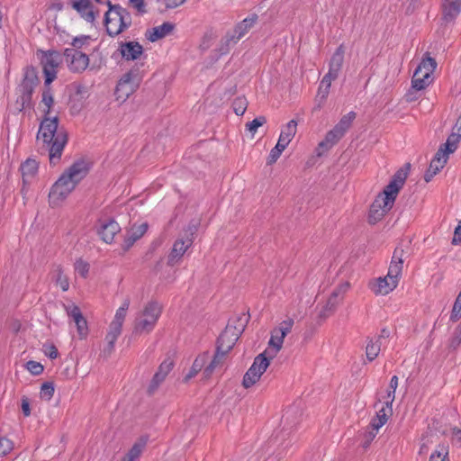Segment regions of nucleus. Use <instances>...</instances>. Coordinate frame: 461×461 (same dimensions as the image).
Segmentation results:
<instances>
[{
  "mask_svg": "<svg viewBox=\"0 0 461 461\" xmlns=\"http://www.w3.org/2000/svg\"><path fill=\"white\" fill-rule=\"evenodd\" d=\"M88 169L86 162L78 160L64 171L50 190V206L52 208L61 206L76 185L87 175Z\"/></svg>",
  "mask_w": 461,
  "mask_h": 461,
  "instance_id": "nucleus-1",
  "label": "nucleus"
},
{
  "mask_svg": "<svg viewBox=\"0 0 461 461\" xmlns=\"http://www.w3.org/2000/svg\"><path fill=\"white\" fill-rule=\"evenodd\" d=\"M408 170L401 168L392 177L372 203L368 213L370 223H376L393 208L395 199L407 178Z\"/></svg>",
  "mask_w": 461,
  "mask_h": 461,
  "instance_id": "nucleus-2",
  "label": "nucleus"
},
{
  "mask_svg": "<svg viewBox=\"0 0 461 461\" xmlns=\"http://www.w3.org/2000/svg\"><path fill=\"white\" fill-rule=\"evenodd\" d=\"M58 126L57 116L46 117L40 125L37 136L38 140L48 145L51 164H56L59 160L68 141L66 132L63 130H59Z\"/></svg>",
  "mask_w": 461,
  "mask_h": 461,
  "instance_id": "nucleus-3",
  "label": "nucleus"
},
{
  "mask_svg": "<svg viewBox=\"0 0 461 461\" xmlns=\"http://www.w3.org/2000/svg\"><path fill=\"white\" fill-rule=\"evenodd\" d=\"M162 313V306L157 301L148 302L138 312L134 321L133 332L135 334H148L151 332Z\"/></svg>",
  "mask_w": 461,
  "mask_h": 461,
  "instance_id": "nucleus-4",
  "label": "nucleus"
},
{
  "mask_svg": "<svg viewBox=\"0 0 461 461\" xmlns=\"http://www.w3.org/2000/svg\"><path fill=\"white\" fill-rule=\"evenodd\" d=\"M249 317L242 313L235 319L230 320L225 330L220 335L217 341L219 352L227 354L235 345L241 333L244 331Z\"/></svg>",
  "mask_w": 461,
  "mask_h": 461,
  "instance_id": "nucleus-5",
  "label": "nucleus"
},
{
  "mask_svg": "<svg viewBox=\"0 0 461 461\" xmlns=\"http://www.w3.org/2000/svg\"><path fill=\"white\" fill-rule=\"evenodd\" d=\"M108 11L104 15V24L109 35L116 36L127 29L131 23L129 12L120 5H112L110 0H105Z\"/></svg>",
  "mask_w": 461,
  "mask_h": 461,
  "instance_id": "nucleus-6",
  "label": "nucleus"
},
{
  "mask_svg": "<svg viewBox=\"0 0 461 461\" xmlns=\"http://www.w3.org/2000/svg\"><path fill=\"white\" fill-rule=\"evenodd\" d=\"M130 305L131 299L129 297H125L120 307L116 310L113 319L109 324L108 331L105 336L107 347L104 348V352L107 354H111L113 350L114 344L122 333V325L125 321Z\"/></svg>",
  "mask_w": 461,
  "mask_h": 461,
  "instance_id": "nucleus-7",
  "label": "nucleus"
},
{
  "mask_svg": "<svg viewBox=\"0 0 461 461\" xmlns=\"http://www.w3.org/2000/svg\"><path fill=\"white\" fill-rule=\"evenodd\" d=\"M437 68L436 60L426 55L416 69L411 77V84L414 89L425 90L434 82V71Z\"/></svg>",
  "mask_w": 461,
  "mask_h": 461,
  "instance_id": "nucleus-8",
  "label": "nucleus"
},
{
  "mask_svg": "<svg viewBox=\"0 0 461 461\" xmlns=\"http://www.w3.org/2000/svg\"><path fill=\"white\" fill-rule=\"evenodd\" d=\"M267 353H269V351H264L263 353L258 355L255 357L251 366L245 373L242 379V385L244 388L249 389L252 387L257 382L259 381L262 375L267 371L270 365V360L267 357Z\"/></svg>",
  "mask_w": 461,
  "mask_h": 461,
  "instance_id": "nucleus-9",
  "label": "nucleus"
},
{
  "mask_svg": "<svg viewBox=\"0 0 461 461\" xmlns=\"http://www.w3.org/2000/svg\"><path fill=\"white\" fill-rule=\"evenodd\" d=\"M293 326L294 320L287 319L282 321L278 327L272 330L271 338L268 342V348L265 350L269 351V353H267V357L269 360L273 359L280 351L284 343V339L291 331Z\"/></svg>",
  "mask_w": 461,
  "mask_h": 461,
  "instance_id": "nucleus-10",
  "label": "nucleus"
},
{
  "mask_svg": "<svg viewBox=\"0 0 461 461\" xmlns=\"http://www.w3.org/2000/svg\"><path fill=\"white\" fill-rule=\"evenodd\" d=\"M195 231V226L189 230L184 237L178 238L173 244L171 252L168 255V265L177 264L187 249L193 244V236Z\"/></svg>",
  "mask_w": 461,
  "mask_h": 461,
  "instance_id": "nucleus-11",
  "label": "nucleus"
},
{
  "mask_svg": "<svg viewBox=\"0 0 461 461\" xmlns=\"http://www.w3.org/2000/svg\"><path fill=\"white\" fill-rule=\"evenodd\" d=\"M257 15L253 14L239 23L233 31L229 32L223 41L226 45V51L230 46L235 45L242 37H244L249 31L255 25L257 22Z\"/></svg>",
  "mask_w": 461,
  "mask_h": 461,
  "instance_id": "nucleus-12",
  "label": "nucleus"
},
{
  "mask_svg": "<svg viewBox=\"0 0 461 461\" xmlns=\"http://www.w3.org/2000/svg\"><path fill=\"white\" fill-rule=\"evenodd\" d=\"M64 59L69 70L76 73L85 71L89 65L88 56L76 49H66Z\"/></svg>",
  "mask_w": 461,
  "mask_h": 461,
  "instance_id": "nucleus-13",
  "label": "nucleus"
},
{
  "mask_svg": "<svg viewBox=\"0 0 461 461\" xmlns=\"http://www.w3.org/2000/svg\"><path fill=\"white\" fill-rule=\"evenodd\" d=\"M61 61V58L57 51H49L43 54L41 64L45 76V86H50L57 77V68Z\"/></svg>",
  "mask_w": 461,
  "mask_h": 461,
  "instance_id": "nucleus-14",
  "label": "nucleus"
},
{
  "mask_svg": "<svg viewBox=\"0 0 461 461\" xmlns=\"http://www.w3.org/2000/svg\"><path fill=\"white\" fill-rule=\"evenodd\" d=\"M137 75L130 72L125 74L118 82L115 95L119 101L124 102L138 88Z\"/></svg>",
  "mask_w": 461,
  "mask_h": 461,
  "instance_id": "nucleus-15",
  "label": "nucleus"
},
{
  "mask_svg": "<svg viewBox=\"0 0 461 461\" xmlns=\"http://www.w3.org/2000/svg\"><path fill=\"white\" fill-rule=\"evenodd\" d=\"M376 416L371 421V427L375 431H378L387 421L388 418L393 413V402H389L388 399L382 397L379 402L375 405Z\"/></svg>",
  "mask_w": 461,
  "mask_h": 461,
  "instance_id": "nucleus-16",
  "label": "nucleus"
},
{
  "mask_svg": "<svg viewBox=\"0 0 461 461\" xmlns=\"http://www.w3.org/2000/svg\"><path fill=\"white\" fill-rule=\"evenodd\" d=\"M398 284L397 281L388 277V275H386L385 276L372 279L368 284V287L375 295H387L397 287Z\"/></svg>",
  "mask_w": 461,
  "mask_h": 461,
  "instance_id": "nucleus-17",
  "label": "nucleus"
},
{
  "mask_svg": "<svg viewBox=\"0 0 461 461\" xmlns=\"http://www.w3.org/2000/svg\"><path fill=\"white\" fill-rule=\"evenodd\" d=\"M20 171L23 177L22 193L25 194L28 190V186L38 175L39 163L33 158H27L21 164Z\"/></svg>",
  "mask_w": 461,
  "mask_h": 461,
  "instance_id": "nucleus-18",
  "label": "nucleus"
},
{
  "mask_svg": "<svg viewBox=\"0 0 461 461\" xmlns=\"http://www.w3.org/2000/svg\"><path fill=\"white\" fill-rule=\"evenodd\" d=\"M70 3L72 8L87 23H94L100 15L98 11L94 10L91 0H70Z\"/></svg>",
  "mask_w": 461,
  "mask_h": 461,
  "instance_id": "nucleus-19",
  "label": "nucleus"
},
{
  "mask_svg": "<svg viewBox=\"0 0 461 461\" xmlns=\"http://www.w3.org/2000/svg\"><path fill=\"white\" fill-rule=\"evenodd\" d=\"M348 288L349 284L346 282L339 285L332 292L325 306L320 313L321 318H327L336 309L338 304L341 302L344 294L348 292Z\"/></svg>",
  "mask_w": 461,
  "mask_h": 461,
  "instance_id": "nucleus-20",
  "label": "nucleus"
},
{
  "mask_svg": "<svg viewBox=\"0 0 461 461\" xmlns=\"http://www.w3.org/2000/svg\"><path fill=\"white\" fill-rule=\"evenodd\" d=\"M119 50L127 61L140 60L144 57L143 47L137 41L122 42Z\"/></svg>",
  "mask_w": 461,
  "mask_h": 461,
  "instance_id": "nucleus-21",
  "label": "nucleus"
},
{
  "mask_svg": "<svg viewBox=\"0 0 461 461\" xmlns=\"http://www.w3.org/2000/svg\"><path fill=\"white\" fill-rule=\"evenodd\" d=\"M447 159L446 150L443 149V148H439L433 159L430 161L429 167L424 176L425 180L427 182L430 181V179L445 167Z\"/></svg>",
  "mask_w": 461,
  "mask_h": 461,
  "instance_id": "nucleus-22",
  "label": "nucleus"
},
{
  "mask_svg": "<svg viewBox=\"0 0 461 461\" xmlns=\"http://www.w3.org/2000/svg\"><path fill=\"white\" fill-rule=\"evenodd\" d=\"M403 250L402 249H395L392 260L388 268V277L397 281L399 283L402 276V266H403Z\"/></svg>",
  "mask_w": 461,
  "mask_h": 461,
  "instance_id": "nucleus-23",
  "label": "nucleus"
},
{
  "mask_svg": "<svg viewBox=\"0 0 461 461\" xmlns=\"http://www.w3.org/2000/svg\"><path fill=\"white\" fill-rule=\"evenodd\" d=\"M120 230L119 224L115 221L109 219L100 222L98 233L104 242L112 243Z\"/></svg>",
  "mask_w": 461,
  "mask_h": 461,
  "instance_id": "nucleus-24",
  "label": "nucleus"
},
{
  "mask_svg": "<svg viewBox=\"0 0 461 461\" xmlns=\"http://www.w3.org/2000/svg\"><path fill=\"white\" fill-rule=\"evenodd\" d=\"M343 136L344 134L341 131L333 127V129L327 132L324 140L319 143L316 149L317 156H321L324 152L330 149Z\"/></svg>",
  "mask_w": 461,
  "mask_h": 461,
  "instance_id": "nucleus-25",
  "label": "nucleus"
},
{
  "mask_svg": "<svg viewBox=\"0 0 461 461\" xmlns=\"http://www.w3.org/2000/svg\"><path fill=\"white\" fill-rule=\"evenodd\" d=\"M389 336V331L383 330L381 335L368 339L366 347V355L369 361H373L381 350L382 340Z\"/></svg>",
  "mask_w": 461,
  "mask_h": 461,
  "instance_id": "nucleus-26",
  "label": "nucleus"
},
{
  "mask_svg": "<svg viewBox=\"0 0 461 461\" xmlns=\"http://www.w3.org/2000/svg\"><path fill=\"white\" fill-rule=\"evenodd\" d=\"M443 19L453 22L461 13V0H443Z\"/></svg>",
  "mask_w": 461,
  "mask_h": 461,
  "instance_id": "nucleus-27",
  "label": "nucleus"
},
{
  "mask_svg": "<svg viewBox=\"0 0 461 461\" xmlns=\"http://www.w3.org/2000/svg\"><path fill=\"white\" fill-rule=\"evenodd\" d=\"M148 230V224L146 222H140L134 224L127 232V236L124 240L125 249L131 248L133 243L140 239Z\"/></svg>",
  "mask_w": 461,
  "mask_h": 461,
  "instance_id": "nucleus-28",
  "label": "nucleus"
},
{
  "mask_svg": "<svg viewBox=\"0 0 461 461\" xmlns=\"http://www.w3.org/2000/svg\"><path fill=\"white\" fill-rule=\"evenodd\" d=\"M297 131V121L293 119L281 128L277 142L287 147Z\"/></svg>",
  "mask_w": 461,
  "mask_h": 461,
  "instance_id": "nucleus-29",
  "label": "nucleus"
},
{
  "mask_svg": "<svg viewBox=\"0 0 461 461\" xmlns=\"http://www.w3.org/2000/svg\"><path fill=\"white\" fill-rule=\"evenodd\" d=\"M173 361L169 358L164 360L159 367L158 370L156 372V374L153 376V379L151 381L150 388L151 390L156 389L158 384L165 380L167 375L169 374V372L173 368Z\"/></svg>",
  "mask_w": 461,
  "mask_h": 461,
  "instance_id": "nucleus-30",
  "label": "nucleus"
},
{
  "mask_svg": "<svg viewBox=\"0 0 461 461\" xmlns=\"http://www.w3.org/2000/svg\"><path fill=\"white\" fill-rule=\"evenodd\" d=\"M174 29V26L170 23H164L163 24L159 26H156L146 32L147 39L151 41H157L159 39L164 38L167 34H169L172 30Z\"/></svg>",
  "mask_w": 461,
  "mask_h": 461,
  "instance_id": "nucleus-31",
  "label": "nucleus"
},
{
  "mask_svg": "<svg viewBox=\"0 0 461 461\" xmlns=\"http://www.w3.org/2000/svg\"><path fill=\"white\" fill-rule=\"evenodd\" d=\"M344 60V50L342 46H339L336 51L333 53L330 64H329V71L330 75L335 77H339V73L341 69L342 64Z\"/></svg>",
  "mask_w": 461,
  "mask_h": 461,
  "instance_id": "nucleus-32",
  "label": "nucleus"
},
{
  "mask_svg": "<svg viewBox=\"0 0 461 461\" xmlns=\"http://www.w3.org/2000/svg\"><path fill=\"white\" fill-rule=\"evenodd\" d=\"M210 355L209 353H203L199 355L193 363V366L185 375V380H189L195 376L205 366V364L209 361Z\"/></svg>",
  "mask_w": 461,
  "mask_h": 461,
  "instance_id": "nucleus-33",
  "label": "nucleus"
},
{
  "mask_svg": "<svg viewBox=\"0 0 461 461\" xmlns=\"http://www.w3.org/2000/svg\"><path fill=\"white\" fill-rule=\"evenodd\" d=\"M447 443L438 444L429 456V461H449Z\"/></svg>",
  "mask_w": 461,
  "mask_h": 461,
  "instance_id": "nucleus-34",
  "label": "nucleus"
},
{
  "mask_svg": "<svg viewBox=\"0 0 461 461\" xmlns=\"http://www.w3.org/2000/svg\"><path fill=\"white\" fill-rule=\"evenodd\" d=\"M147 443V439L144 438H140L129 450L126 456L122 458V461H137L140 456L145 446Z\"/></svg>",
  "mask_w": 461,
  "mask_h": 461,
  "instance_id": "nucleus-35",
  "label": "nucleus"
},
{
  "mask_svg": "<svg viewBox=\"0 0 461 461\" xmlns=\"http://www.w3.org/2000/svg\"><path fill=\"white\" fill-rule=\"evenodd\" d=\"M225 356H226V354H224L222 352H219V350L216 348V352H215L213 358L211 360L210 364L203 370V375L205 378L210 377L212 375V372L214 371V369L222 365Z\"/></svg>",
  "mask_w": 461,
  "mask_h": 461,
  "instance_id": "nucleus-36",
  "label": "nucleus"
},
{
  "mask_svg": "<svg viewBox=\"0 0 461 461\" xmlns=\"http://www.w3.org/2000/svg\"><path fill=\"white\" fill-rule=\"evenodd\" d=\"M461 138V127H457V131L453 132L447 140L446 143L442 145L440 148L446 150L447 157L449 154L453 153L457 147V142Z\"/></svg>",
  "mask_w": 461,
  "mask_h": 461,
  "instance_id": "nucleus-37",
  "label": "nucleus"
},
{
  "mask_svg": "<svg viewBox=\"0 0 461 461\" xmlns=\"http://www.w3.org/2000/svg\"><path fill=\"white\" fill-rule=\"evenodd\" d=\"M436 435L431 431L426 432L424 435H422L420 438L419 454L426 455L429 447L436 442Z\"/></svg>",
  "mask_w": 461,
  "mask_h": 461,
  "instance_id": "nucleus-38",
  "label": "nucleus"
},
{
  "mask_svg": "<svg viewBox=\"0 0 461 461\" xmlns=\"http://www.w3.org/2000/svg\"><path fill=\"white\" fill-rule=\"evenodd\" d=\"M355 118L356 113L349 112L344 116H342L339 122L334 127L338 129L339 131H341L342 134L345 135L348 130L350 128Z\"/></svg>",
  "mask_w": 461,
  "mask_h": 461,
  "instance_id": "nucleus-39",
  "label": "nucleus"
},
{
  "mask_svg": "<svg viewBox=\"0 0 461 461\" xmlns=\"http://www.w3.org/2000/svg\"><path fill=\"white\" fill-rule=\"evenodd\" d=\"M337 78V77L330 75V73H327L323 78L321 79L319 89H318V95L321 96V98H326L330 88L331 86L332 81H334Z\"/></svg>",
  "mask_w": 461,
  "mask_h": 461,
  "instance_id": "nucleus-40",
  "label": "nucleus"
},
{
  "mask_svg": "<svg viewBox=\"0 0 461 461\" xmlns=\"http://www.w3.org/2000/svg\"><path fill=\"white\" fill-rule=\"evenodd\" d=\"M267 122V118L263 115L256 117L253 121L246 123V131L249 132L251 139L255 137L258 129Z\"/></svg>",
  "mask_w": 461,
  "mask_h": 461,
  "instance_id": "nucleus-41",
  "label": "nucleus"
},
{
  "mask_svg": "<svg viewBox=\"0 0 461 461\" xmlns=\"http://www.w3.org/2000/svg\"><path fill=\"white\" fill-rule=\"evenodd\" d=\"M41 104L43 105V112L48 114L54 104L53 95L50 86H46V88L42 92Z\"/></svg>",
  "mask_w": 461,
  "mask_h": 461,
  "instance_id": "nucleus-42",
  "label": "nucleus"
},
{
  "mask_svg": "<svg viewBox=\"0 0 461 461\" xmlns=\"http://www.w3.org/2000/svg\"><path fill=\"white\" fill-rule=\"evenodd\" d=\"M444 435L448 438L453 447H461V429L453 427L449 429L444 430Z\"/></svg>",
  "mask_w": 461,
  "mask_h": 461,
  "instance_id": "nucleus-43",
  "label": "nucleus"
},
{
  "mask_svg": "<svg viewBox=\"0 0 461 461\" xmlns=\"http://www.w3.org/2000/svg\"><path fill=\"white\" fill-rule=\"evenodd\" d=\"M74 322L77 326V335H78L79 339H86V337L88 335V326H87V321L84 318V316L74 321Z\"/></svg>",
  "mask_w": 461,
  "mask_h": 461,
  "instance_id": "nucleus-44",
  "label": "nucleus"
},
{
  "mask_svg": "<svg viewBox=\"0 0 461 461\" xmlns=\"http://www.w3.org/2000/svg\"><path fill=\"white\" fill-rule=\"evenodd\" d=\"M56 284L62 289V291H68L69 288L68 278L63 274L60 268H58L55 273Z\"/></svg>",
  "mask_w": 461,
  "mask_h": 461,
  "instance_id": "nucleus-45",
  "label": "nucleus"
},
{
  "mask_svg": "<svg viewBox=\"0 0 461 461\" xmlns=\"http://www.w3.org/2000/svg\"><path fill=\"white\" fill-rule=\"evenodd\" d=\"M398 386V377L396 375H393L391 378L389 387L387 388L385 392V395H384V398L388 399L389 402H393L395 398V391Z\"/></svg>",
  "mask_w": 461,
  "mask_h": 461,
  "instance_id": "nucleus-46",
  "label": "nucleus"
},
{
  "mask_svg": "<svg viewBox=\"0 0 461 461\" xmlns=\"http://www.w3.org/2000/svg\"><path fill=\"white\" fill-rule=\"evenodd\" d=\"M461 317V293L457 294L450 314V321L456 322Z\"/></svg>",
  "mask_w": 461,
  "mask_h": 461,
  "instance_id": "nucleus-47",
  "label": "nucleus"
},
{
  "mask_svg": "<svg viewBox=\"0 0 461 461\" xmlns=\"http://www.w3.org/2000/svg\"><path fill=\"white\" fill-rule=\"evenodd\" d=\"M54 385L50 382H46L42 384L41 387V398L44 400H50L54 394Z\"/></svg>",
  "mask_w": 461,
  "mask_h": 461,
  "instance_id": "nucleus-48",
  "label": "nucleus"
},
{
  "mask_svg": "<svg viewBox=\"0 0 461 461\" xmlns=\"http://www.w3.org/2000/svg\"><path fill=\"white\" fill-rule=\"evenodd\" d=\"M75 271L82 277H86L89 272V264L82 259H77L74 265Z\"/></svg>",
  "mask_w": 461,
  "mask_h": 461,
  "instance_id": "nucleus-49",
  "label": "nucleus"
},
{
  "mask_svg": "<svg viewBox=\"0 0 461 461\" xmlns=\"http://www.w3.org/2000/svg\"><path fill=\"white\" fill-rule=\"evenodd\" d=\"M14 448V443L5 437H0V456L8 455Z\"/></svg>",
  "mask_w": 461,
  "mask_h": 461,
  "instance_id": "nucleus-50",
  "label": "nucleus"
},
{
  "mask_svg": "<svg viewBox=\"0 0 461 461\" xmlns=\"http://www.w3.org/2000/svg\"><path fill=\"white\" fill-rule=\"evenodd\" d=\"M285 149H286V147H285L282 144L277 142L276 145L270 150L269 157H268V163L269 164L275 163L279 158L282 152Z\"/></svg>",
  "mask_w": 461,
  "mask_h": 461,
  "instance_id": "nucleus-51",
  "label": "nucleus"
},
{
  "mask_svg": "<svg viewBox=\"0 0 461 461\" xmlns=\"http://www.w3.org/2000/svg\"><path fill=\"white\" fill-rule=\"evenodd\" d=\"M26 369L33 375H41L44 367L43 366L36 361L31 360L26 363Z\"/></svg>",
  "mask_w": 461,
  "mask_h": 461,
  "instance_id": "nucleus-52",
  "label": "nucleus"
},
{
  "mask_svg": "<svg viewBox=\"0 0 461 461\" xmlns=\"http://www.w3.org/2000/svg\"><path fill=\"white\" fill-rule=\"evenodd\" d=\"M66 312L68 315L73 320L76 321L81 317H83L81 311L77 305L75 303H70L65 306Z\"/></svg>",
  "mask_w": 461,
  "mask_h": 461,
  "instance_id": "nucleus-53",
  "label": "nucleus"
},
{
  "mask_svg": "<svg viewBox=\"0 0 461 461\" xmlns=\"http://www.w3.org/2000/svg\"><path fill=\"white\" fill-rule=\"evenodd\" d=\"M461 344V324L456 327L455 330L452 338L449 341V347L452 349L457 348V347Z\"/></svg>",
  "mask_w": 461,
  "mask_h": 461,
  "instance_id": "nucleus-54",
  "label": "nucleus"
},
{
  "mask_svg": "<svg viewBox=\"0 0 461 461\" xmlns=\"http://www.w3.org/2000/svg\"><path fill=\"white\" fill-rule=\"evenodd\" d=\"M43 353L50 359L58 357V349L53 344H46L43 346Z\"/></svg>",
  "mask_w": 461,
  "mask_h": 461,
  "instance_id": "nucleus-55",
  "label": "nucleus"
},
{
  "mask_svg": "<svg viewBox=\"0 0 461 461\" xmlns=\"http://www.w3.org/2000/svg\"><path fill=\"white\" fill-rule=\"evenodd\" d=\"M246 111V102L244 99H239L234 103V112L237 115H242Z\"/></svg>",
  "mask_w": 461,
  "mask_h": 461,
  "instance_id": "nucleus-56",
  "label": "nucleus"
},
{
  "mask_svg": "<svg viewBox=\"0 0 461 461\" xmlns=\"http://www.w3.org/2000/svg\"><path fill=\"white\" fill-rule=\"evenodd\" d=\"M89 37L88 36H80V37H76L73 41H72V45H73V49H79L81 48L83 45L86 44L89 41Z\"/></svg>",
  "mask_w": 461,
  "mask_h": 461,
  "instance_id": "nucleus-57",
  "label": "nucleus"
},
{
  "mask_svg": "<svg viewBox=\"0 0 461 461\" xmlns=\"http://www.w3.org/2000/svg\"><path fill=\"white\" fill-rule=\"evenodd\" d=\"M421 90L414 89L411 86V88L408 90V92L405 95L406 101L413 102V101L417 100L419 98L418 93Z\"/></svg>",
  "mask_w": 461,
  "mask_h": 461,
  "instance_id": "nucleus-58",
  "label": "nucleus"
},
{
  "mask_svg": "<svg viewBox=\"0 0 461 461\" xmlns=\"http://www.w3.org/2000/svg\"><path fill=\"white\" fill-rule=\"evenodd\" d=\"M166 8L172 9L181 5L185 0H159Z\"/></svg>",
  "mask_w": 461,
  "mask_h": 461,
  "instance_id": "nucleus-59",
  "label": "nucleus"
},
{
  "mask_svg": "<svg viewBox=\"0 0 461 461\" xmlns=\"http://www.w3.org/2000/svg\"><path fill=\"white\" fill-rule=\"evenodd\" d=\"M461 242V221L458 222L455 229L454 237L452 239V244L457 245Z\"/></svg>",
  "mask_w": 461,
  "mask_h": 461,
  "instance_id": "nucleus-60",
  "label": "nucleus"
},
{
  "mask_svg": "<svg viewBox=\"0 0 461 461\" xmlns=\"http://www.w3.org/2000/svg\"><path fill=\"white\" fill-rule=\"evenodd\" d=\"M22 411L25 417H28L31 415V408H30V402L28 398L23 397L22 399Z\"/></svg>",
  "mask_w": 461,
  "mask_h": 461,
  "instance_id": "nucleus-61",
  "label": "nucleus"
},
{
  "mask_svg": "<svg viewBox=\"0 0 461 461\" xmlns=\"http://www.w3.org/2000/svg\"><path fill=\"white\" fill-rule=\"evenodd\" d=\"M130 3L138 12H145L144 0H130Z\"/></svg>",
  "mask_w": 461,
  "mask_h": 461,
  "instance_id": "nucleus-62",
  "label": "nucleus"
},
{
  "mask_svg": "<svg viewBox=\"0 0 461 461\" xmlns=\"http://www.w3.org/2000/svg\"><path fill=\"white\" fill-rule=\"evenodd\" d=\"M457 127H461V121H460V118L458 119V121H457V122H456V126H455V128H454L456 131H457Z\"/></svg>",
  "mask_w": 461,
  "mask_h": 461,
  "instance_id": "nucleus-63",
  "label": "nucleus"
},
{
  "mask_svg": "<svg viewBox=\"0 0 461 461\" xmlns=\"http://www.w3.org/2000/svg\"><path fill=\"white\" fill-rule=\"evenodd\" d=\"M95 1L97 2V3H100V4H105L106 5L105 0H95Z\"/></svg>",
  "mask_w": 461,
  "mask_h": 461,
  "instance_id": "nucleus-64",
  "label": "nucleus"
}]
</instances>
